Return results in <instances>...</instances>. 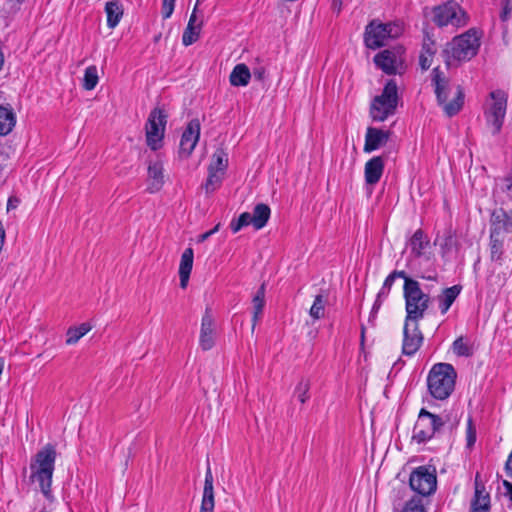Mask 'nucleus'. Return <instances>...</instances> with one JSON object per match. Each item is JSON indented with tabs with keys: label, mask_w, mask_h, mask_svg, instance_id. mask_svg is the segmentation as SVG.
<instances>
[{
	"label": "nucleus",
	"mask_w": 512,
	"mask_h": 512,
	"mask_svg": "<svg viewBox=\"0 0 512 512\" xmlns=\"http://www.w3.org/2000/svg\"><path fill=\"white\" fill-rule=\"evenodd\" d=\"M228 166V155L227 153L219 148L212 155L211 163L208 167V170L216 171L221 174L225 173V170Z\"/></svg>",
	"instance_id": "nucleus-33"
},
{
	"label": "nucleus",
	"mask_w": 512,
	"mask_h": 512,
	"mask_svg": "<svg viewBox=\"0 0 512 512\" xmlns=\"http://www.w3.org/2000/svg\"><path fill=\"white\" fill-rule=\"evenodd\" d=\"M390 137L389 131L368 127L365 135L364 152L370 153L384 146Z\"/></svg>",
	"instance_id": "nucleus-18"
},
{
	"label": "nucleus",
	"mask_w": 512,
	"mask_h": 512,
	"mask_svg": "<svg viewBox=\"0 0 512 512\" xmlns=\"http://www.w3.org/2000/svg\"><path fill=\"white\" fill-rule=\"evenodd\" d=\"M409 484L411 489L419 495L428 496L436 490V475L427 467L420 466L411 473Z\"/></svg>",
	"instance_id": "nucleus-12"
},
{
	"label": "nucleus",
	"mask_w": 512,
	"mask_h": 512,
	"mask_svg": "<svg viewBox=\"0 0 512 512\" xmlns=\"http://www.w3.org/2000/svg\"><path fill=\"white\" fill-rule=\"evenodd\" d=\"M219 228H220V223H218L217 225L214 226V228H212L211 230L199 235L198 237V242H204L206 241L210 236H212L213 234H215L216 232L219 231Z\"/></svg>",
	"instance_id": "nucleus-49"
},
{
	"label": "nucleus",
	"mask_w": 512,
	"mask_h": 512,
	"mask_svg": "<svg viewBox=\"0 0 512 512\" xmlns=\"http://www.w3.org/2000/svg\"><path fill=\"white\" fill-rule=\"evenodd\" d=\"M374 62L383 72L392 75L397 71L399 58L394 51L384 50L374 57Z\"/></svg>",
	"instance_id": "nucleus-22"
},
{
	"label": "nucleus",
	"mask_w": 512,
	"mask_h": 512,
	"mask_svg": "<svg viewBox=\"0 0 512 512\" xmlns=\"http://www.w3.org/2000/svg\"><path fill=\"white\" fill-rule=\"evenodd\" d=\"M326 300L323 295H317L314 299V302L310 308L309 314L310 316L318 320L324 316V308H325Z\"/></svg>",
	"instance_id": "nucleus-40"
},
{
	"label": "nucleus",
	"mask_w": 512,
	"mask_h": 512,
	"mask_svg": "<svg viewBox=\"0 0 512 512\" xmlns=\"http://www.w3.org/2000/svg\"><path fill=\"white\" fill-rule=\"evenodd\" d=\"M501 6L502 12L500 14V18L502 21H506L509 18L510 13L512 11V4L510 0H501Z\"/></svg>",
	"instance_id": "nucleus-45"
},
{
	"label": "nucleus",
	"mask_w": 512,
	"mask_h": 512,
	"mask_svg": "<svg viewBox=\"0 0 512 512\" xmlns=\"http://www.w3.org/2000/svg\"><path fill=\"white\" fill-rule=\"evenodd\" d=\"M160 36H161V35L159 34L158 36H156V37H155V39H154V40H155V42H157V41L160 39Z\"/></svg>",
	"instance_id": "nucleus-60"
},
{
	"label": "nucleus",
	"mask_w": 512,
	"mask_h": 512,
	"mask_svg": "<svg viewBox=\"0 0 512 512\" xmlns=\"http://www.w3.org/2000/svg\"><path fill=\"white\" fill-rule=\"evenodd\" d=\"M452 349L457 356L469 357L473 354L472 347L464 341L463 337H459L453 342Z\"/></svg>",
	"instance_id": "nucleus-39"
},
{
	"label": "nucleus",
	"mask_w": 512,
	"mask_h": 512,
	"mask_svg": "<svg viewBox=\"0 0 512 512\" xmlns=\"http://www.w3.org/2000/svg\"><path fill=\"white\" fill-rule=\"evenodd\" d=\"M176 0H163L162 2V16L164 19H168L171 17Z\"/></svg>",
	"instance_id": "nucleus-44"
},
{
	"label": "nucleus",
	"mask_w": 512,
	"mask_h": 512,
	"mask_svg": "<svg viewBox=\"0 0 512 512\" xmlns=\"http://www.w3.org/2000/svg\"><path fill=\"white\" fill-rule=\"evenodd\" d=\"M237 220L241 224L242 228L248 225H252V216L249 212H243L242 214L239 215Z\"/></svg>",
	"instance_id": "nucleus-48"
},
{
	"label": "nucleus",
	"mask_w": 512,
	"mask_h": 512,
	"mask_svg": "<svg viewBox=\"0 0 512 512\" xmlns=\"http://www.w3.org/2000/svg\"><path fill=\"white\" fill-rule=\"evenodd\" d=\"M252 75L254 76L255 79L257 80H263L264 79V76H265V70L264 68H257V69H254L253 70V73Z\"/></svg>",
	"instance_id": "nucleus-56"
},
{
	"label": "nucleus",
	"mask_w": 512,
	"mask_h": 512,
	"mask_svg": "<svg viewBox=\"0 0 512 512\" xmlns=\"http://www.w3.org/2000/svg\"><path fill=\"white\" fill-rule=\"evenodd\" d=\"M422 278L424 279H427V280H433V281H436L437 280V276L436 275H428L427 277L426 276H422Z\"/></svg>",
	"instance_id": "nucleus-58"
},
{
	"label": "nucleus",
	"mask_w": 512,
	"mask_h": 512,
	"mask_svg": "<svg viewBox=\"0 0 512 512\" xmlns=\"http://www.w3.org/2000/svg\"><path fill=\"white\" fill-rule=\"evenodd\" d=\"M92 326L89 323H82L78 327H71L67 331L66 344H76L84 335H86Z\"/></svg>",
	"instance_id": "nucleus-34"
},
{
	"label": "nucleus",
	"mask_w": 512,
	"mask_h": 512,
	"mask_svg": "<svg viewBox=\"0 0 512 512\" xmlns=\"http://www.w3.org/2000/svg\"><path fill=\"white\" fill-rule=\"evenodd\" d=\"M431 80L434 86L437 102L443 107L445 114L448 117L456 115L464 104V93L462 88L458 86L455 98L452 101L447 102L449 94V79L439 67H435L432 70Z\"/></svg>",
	"instance_id": "nucleus-5"
},
{
	"label": "nucleus",
	"mask_w": 512,
	"mask_h": 512,
	"mask_svg": "<svg viewBox=\"0 0 512 512\" xmlns=\"http://www.w3.org/2000/svg\"><path fill=\"white\" fill-rule=\"evenodd\" d=\"M364 333H365V328L362 327V330H361V341L362 342L364 341Z\"/></svg>",
	"instance_id": "nucleus-59"
},
{
	"label": "nucleus",
	"mask_w": 512,
	"mask_h": 512,
	"mask_svg": "<svg viewBox=\"0 0 512 512\" xmlns=\"http://www.w3.org/2000/svg\"><path fill=\"white\" fill-rule=\"evenodd\" d=\"M56 456L55 447L47 444L35 454L30 463V480L39 484L42 494L47 499L52 497L51 485Z\"/></svg>",
	"instance_id": "nucleus-1"
},
{
	"label": "nucleus",
	"mask_w": 512,
	"mask_h": 512,
	"mask_svg": "<svg viewBox=\"0 0 512 512\" xmlns=\"http://www.w3.org/2000/svg\"><path fill=\"white\" fill-rule=\"evenodd\" d=\"M500 188L503 192H507L512 198V176H507L501 180Z\"/></svg>",
	"instance_id": "nucleus-46"
},
{
	"label": "nucleus",
	"mask_w": 512,
	"mask_h": 512,
	"mask_svg": "<svg viewBox=\"0 0 512 512\" xmlns=\"http://www.w3.org/2000/svg\"><path fill=\"white\" fill-rule=\"evenodd\" d=\"M458 242L451 231H448L440 242L441 254L448 257L453 251H457Z\"/></svg>",
	"instance_id": "nucleus-35"
},
{
	"label": "nucleus",
	"mask_w": 512,
	"mask_h": 512,
	"mask_svg": "<svg viewBox=\"0 0 512 512\" xmlns=\"http://www.w3.org/2000/svg\"><path fill=\"white\" fill-rule=\"evenodd\" d=\"M462 290V286L454 285L452 287L446 288L443 292L438 296L439 308L442 314H445L456 298L459 296Z\"/></svg>",
	"instance_id": "nucleus-27"
},
{
	"label": "nucleus",
	"mask_w": 512,
	"mask_h": 512,
	"mask_svg": "<svg viewBox=\"0 0 512 512\" xmlns=\"http://www.w3.org/2000/svg\"><path fill=\"white\" fill-rule=\"evenodd\" d=\"M252 74L245 64H237L231 74H230V83L232 86H247Z\"/></svg>",
	"instance_id": "nucleus-28"
},
{
	"label": "nucleus",
	"mask_w": 512,
	"mask_h": 512,
	"mask_svg": "<svg viewBox=\"0 0 512 512\" xmlns=\"http://www.w3.org/2000/svg\"><path fill=\"white\" fill-rule=\"evenodd\" d=\"M98 81L97 67L95 65L87 67L83 78V88L88 91L93 90L98 84Z\"/></svg>",
	"instance_id": "nucleus-37"
},
{
	"label": "nucleus",
	"mask_w": 512,
	"mask_h": 512,
	"mask_svg": "<svg viewBox=\"0 0 512 512\" xmlns=\"http://www.w3.org/2000/svg\"><path fill=\"white\" fill-rule=\"evenodd\" d=\"M168 115L159 107L154 108L145 125L146 143L151 150L156 151L162 147Z\"/></svg>",
	"instance_id": "nucleus-9"
},
{
	"label": "nucleus",
	"mask_w": 512,
	"mask_h": 512,
	"mask_svg": "<svg viewBox=\"0 0 512 512\" xmlns=\"http://www.w3.org/2000/svg\"><path fill=\"white\" fill-rule=\"evenodd\" d=\"M391 274L394 276L395 279L402 278L404 280V284H406V280H414L413 278L409 277L403 270H394Z\"/></svg>",
	"instance_id": "nucleus-53"
},
{
	"label": "nucleus",
	"mask_w": 512,
	"mask_h": 512,
	"mask_svg": "<svg viewBox=\"0 0 512 512\" xmlns=\"http://www.w3.org/2000/svg\"><path fill=\"white\" fill-rule=\"evenodd\" d=\"M147 172V190L150 193L160 191L165 183L163 163L161 161L150 162Z\"/></svg>",
	"instance_id": "nucleus-17"
},
{
	"label": "nucleus",
	"mask_w": 512,
	"mask_h": 512,
	"mask_svg": "<svg viewBox=\"0 0 512 512\" xmlns=\"http://www.w3.org/2000/svg\"><path fill=\"white\" fill-rule=\"evenodd\" d=\"M223 175L224 174L219 172L208 170V177L205 184L203 185L206 194H211L220 187L223 180Z\"/></svg>",
	"instance_id": "nucleus-36"
},
{
	"label": "nucleus",
	"mask_w": 512,
	"mask_h": 512,
	"mask_svg": "<svg viewBox=\"0 0 512 512\" xmlns=\"http://www.w3.org/2000/svg\"><path fill=\"white\" fill-rule=\"evenodd\" d=\"M444 421L436 414L422 408L413 428L412 439L417 443L430 440L443 427Z\"/></svg>",
	"instance_id": "nucleus-10"
},
{
	"label": "nucleus",
	"mask_w": 512,
	"mask_h": 512,
	"mask_svg": "<svg viewBox=\"0 0 512 512\" xmlns=\"http://www.w3.org/2000/svg\"><path fill=\"white\" fill-rule=\"evenodd\" d=\"M19 203H20V200L17 197H15V196L9 197V199L7 201V210L10 211V210L16 209L17 206L19 205Z\"/></svg>",
	"instance_id": "nucleus-52"
},
{
	"label": "nucleus",
	"mask_w": 512,
	"mask_h": 512,
	"mask_svg": "<svg viewBox=\"0 0 512 512\" xmlns=\"http://www.w3.org/2000/svg\"><path fill=\"white\" fill-rule=\"evenodd\" d=\"M457 373L449 363H436L427 376L429 394L436 400L447 399L455 388Z\"/></svg>",
	"instance_id": "nucleus-3"
},
{
	"label": "nucleus",
	"mask_w": 512,
	"mask_h": 512,
	"mask_svg": "<svg viewBox=\"0 0 512 512\" xmlns=\"http://www.w3.org/2000/svg\"><path fill=\"white\" fill-rule=\"evenodd\" d=\"M384 171V161L380 156L371 158L365 164V181L367 184L375 185L379 182Z\"/></svg>",
	"instance_id": "nucleus-23"
},
{
	"label": "nucleus",
	"mask_w": 512,
	"mask_h": 512,
	"mask_svg": "<svg viewBox=\"0 0 512 512\" xmlns=\"http://www.w3.org/2000/svg\"><path fill=\"white\" fill-rule=\"evenodd\" d=\"M107 14V25L109 28H115L123 16L122 6L118 1H109L105 5Z\"/></svg>",
	"instance_id": "nucleus-31"
},
{
	"label": "nucleus",
	"mask_w": 512,
	"mask_h": 512,
	"mask_svg": "<svg viewBox=\"0 0 512 512\" xmlns=\"http://www.w3.org/2000/svg\"><path fill=\"white\" fill-rule=\"evenodd\" d=\"M395 280L396 279L394 278V276L391 273L386 277V279L384 280L383 286L377 295V299L373 305V310L379 309V307L382 303V299H384L388 296Z\"/></svg>",
	"instance_id": "nucleus-38"
},
{
	"label": "nucleus",
	"mask_w": 512,
	"mask_h": 512,
	"mask_svg": "<svg viewBox=\"0 0 512 512\" xmlns=\"http://www.w3.org/2000/svg\"><path fill=\"white\" fill-rule=\"evenodd\" d=\"M507 93L501 89L489 94L490 100L484 106V115L487 123L492 125L493 134L500 132L506 114Z\"/></svg>",
	"instance_id": "nucleus-8"
},
{
	"label": "nucleus",
	"mask_w": 512,
	"mask_h": 512,
	"mask_svg": "<svg viewBox=\"0 0 512 512\" xmlns=\"http://www.w3.org/2000/svg\"><path fill=\"white\" fill-rule=\"evenodd\" d=\"M434 22L439 27L452 26L463 27L468 22L466 12L454 1H449L433 10Z\"/></svg>",
	"instance_id": "nucleus-11"
},
{
	"label": "nucleus",
	"mask_w": 512,
	"mask_h": 512,
	"mask_svg": "<svg viewBox=\"0 0 512 512\" xmlns=\"http://www.w3.org/2000/svg\"><path fill=\"white\" fill-rule=\"evenodd\" d=\"M387 25H390V28H391V33H389V38H396L401 34L402 28L400 25L395 24V23H387Z\"/></svg>",
	"instance_id": "nucleus-50"
},
{
	"label": "nucleus",
	"mask_w": 512,
	"mask_h": 512,
	"mask_svg": "<svg viewBox=\"0 0 512 512\" xmlns=\"http://www.w3.org/2000/svg\"><path fill=\"white\" fill-rule=\"evenodd\" d=\"M409 245L411 247V253L419 258L426 256V250L430 246L429 239L425 236L421 229H418L412 235Z\"/></svg>",
	"instance_id": "nucleus-25"
},
{
	"label": "nucleus",
	"mask_w": 512,
	"mask_h": 512,
	"mask_svg": "<svg viewBox=\"0 0 512 512\" xmlns=\"http://www.w3.org/2000/svg\"><path fill=\"white\" fill-rule=\"evenodd\" d=\"M200 137V122L198 119H192L184 130L180 145L179 153L181 156L187 158L193 152Z\"/></svg>",
	"instance_id": "nucleus-16"
},
{
	"label": "nucleus",
	"mask_w": 512,
	"mask_h": 512,
	"mask_svg": "<svg viewBox=\"0 0 512 512\" xmlns=\"http://www.w3.org/2000/svg\"><path fill=\"white\" fill-rule=\"evenodd\" d=\"M403 297L407 321L419 322L430 304V296L424 293L417 280H406L403 285Z\"/></svg>",
	"instance_id": "nucleus-4"
},
{
	"label": "nucleus",
	"mask_w": 512,
	"mask_h": 512,
	"mask_svg": "<svg viewBox=\"0 0 512 512\" xmlns=\"http://www.w3.org/2000/svg\"><path fill=\"white\" fill-rule=\"evenodd\" d=\"M197 2H199V0H197ZM197 6H198V3H196V5L190 15L187 27L185 28V30L183 32L182 43L184 46L192 45L199 39V36H200L202 21L197 23V16H196Z\"/></svg>",
	"instance_id": "nucleus-21"
},
{
	"label": "nucleus",
	"mask_w": 512,
	"mask_h": 512,
	"mask_svg": "<svg viewBox=\"0 0 512 512\" xmlns=\"http://www.w3.org/2000/svg\"><path fill=\"white\" fill-rule=\"evenodd\" d=\"M391 33L390 25L371 21L365 30V44L370 49H377L385 45Z\"/></svg>",
	"instance_id": "nucleus-14"
},
{
	"label": "nucleus",
	"mask_w": 512,
	"mask_h": 512,
	"mask_svg": "<svg viewBox=\"0 0 512 512\" xmlns=\"http://www.w3.org/2000/svg\"><path fill=\"white\" fill-rule=\"evenodd\" d=\"M476 442V427L471 417L468 418L466 428V447L471 449Z\"/></svg>",
	"instance_id": "nucleus-43"
},
{
	"label": "nucleus",
	"mask_w": 512,
	"mask_h": 512,
	"mask_svg": "<svg viewBox=\"0 0 512 512\" xmlns=\"http://www.w3.org/2000/svg\"><path fill=\"white\" fill-rule=\"evenodd\" d=\"M216 325L211 310L206 308L201 320L199 346L203 351L211 350L216 342Z\"/></svg>",
	"instance_id": "nucleus-15"
},
{
	"label": "nucleus",
	"mask_w": 512,
	"mask_h": 512,
	"mask_svg": "<svg viewBox=\"0 0 512 512\" xmlns=\"http://www.w3.org/2000/svg\"><path fill=\"white\" fill-rule=\"evenodd\" d=\"M503 486L505 487V495L509 498V500L512 502V483H510L507 480L503 481Z\"/></svg>",
	"instance_id": "nucleus-54"
},
{
	"label": "nucleus",
	"mask_w": 512,
	"mask_h": 512,
	"mask_svg": "<svg viewBox=\"0 0 512 512\" xmlns=\"http://www.w3.org/2000/svg\"><path fill=\"white\" fill-rule=\"evenodd\" d=\"M265 306V283L259 287L252 298V331H254L261 318Z\"/></svg>",
	"instance_id": "nucleus-26"
},
{
	"label": "nucleus",
	"mask_w": 512,
	"mask_h": 512,
	"mask_svg": "<svg viewBox=\"0 0 512 512\" xmlns=\"http://www.w3.org/2000/svg\"><path fill=\"white\" fill-rule=\"evenodd\" d=\"M488 282H490L492 284V282L494 281V283L497 285V286H503L505 283H506V280H507V277L505 274L503 275H500V274H497L496 276H494L493 274H491L489 277H488Z\"/></svg>",
	"instance_id": "nucleus-47"
},
{
	"label": "nucleus",
	"mask_w": 512,
	"mask_h": 512,
	"mask_svg": "<svg viewBox=\"0 0 512 512\" xmlns=\"http://www.w3.org/2000/svg\"><path fill=\"white\" fill-rule=\"evenodd\" d=\"M505 211L503 209L495 210L491 215V227H490V260L496 262L499 265L502 264L504 255V241L506 235L505 222Z\"/></svg>",
	"instance_id": "nucleus-7"
},
{
	"label": "nucleus",
	"mask_w": 512,
	"mask_h": 512,
	"mask_svg": "<svg viewBox=\"0 0 512 512\" xmlns=\"http://www.w3.org/2000/svg\"><path fill=\"white\" fill-rule=\"evenodd\" d=\"M331 9L337 14H339L342 10V0H332Z\"/></svg>",
	"instance_id": "nucleus-55"
},
{
	"label": "nucleus",
	"mask_w": 512,
	"mask_h": 512,
	"mask_svg": "<svg viewBox=\"0 0 512 512\" xmlns=\"http://www.w3.org/2000/svg\"><path fill=\"white\" fill-rule=\"evenodd\" d=\"M402 512H426L423 504V499L415 496L406 502Z\"/></svg>",
	"instance_id": "nucleus-42"
},
{
	"label": "nucleus",
	"mask_w": 512,
	"mask_h": 512,
	"mask_svg": "<svg viewBox=\"0 0 512 512\" xmlns=\"http://www.w3.org/2000/svg\"><path fill=\"white\" fill-rule=\"evenodd\" d=\"M271 210L268 205L264 203L257 204L254 209L252 216V225L256 230L262 229L270 218Z\"/></svg>",
	"instance_id": "nucleus-29"
},
{
	"label": "nucleus",
	"mask_w": 512,
	"mask_h": 512,
	"mask_svg": "<svg viewBox=\"0 0 512 512\" xmlns=\"http://www.w3.org/2000/svg\"><path fill=\"white\" fill-rule=\"evenodd\" d=\"M16 124L14 112L0 105V136L9 134Z\"/></svg>",
	"instance_id": "nucleus-30"
},
{
	"label": "nucleus",
	"mask_w": 512,
	"mask_h": 512,
	"mask_svg": "<svg viewBox=\"0 0 512 512\" xmlns=\"http://www.w3.org/2000/svg\"><path fill=\"white\" fill-rule=\"evenodd\" d=\"M399 101L398 86L395 80H389L380 95L374 97L370 106L373 121L383 122L395 114Z\"/></svg>",
	"instance_id": "nucleus-6"
},
{
	"label": "nucleus",
	"mask_w": 512,
	"mask_h": 512,
	"mask_svg": "<svg viewBox=\"0 0 512 512\" xmlns=\"http://www.w3.org/2000/svg\"><path fill=\"white\" fill-rule=\"evenodd\" d=\"M230 228L233 233H237L242 229V226L237 219H233L230 223Z\"/></svg>",
	"instance_id": "nucleus-57"
},
{
	"label": "nucleus",
	"mask_w": 512,
	"mask_h": 512,
	"mask_svg": "<svg viewBox=\"0 0 512 512\" xmlns=\"http://www.w3.org/2000/svg\"><path fill=\"white\" fill-rule=\"evenodd\" d=\"M490 496L485 491V486L478 481V474L475 478V493L471 501L470 512H489Z\"/></svg>",
	"instance_id": "nucleus-20"
},
{
	"label": "nucleus",
	"mask_w": 512,
	"mask_h": 512,
	"mask_svg": "<svg viewBox=\"0 0 512 512\" xmlns=\"http://www.w3.org/2000/svg\"><path fill=\"white\" fill-rule=\"evenodd\" d=\"M503 222H505L506 233L511 232L512 231V210L509 212L505 211V218H504Z\"/></svg>",
	"instance_id": "nucleus-51"
},
{
	"label": "nucleus",
	"mask_w": 512,
	"mask_h": 512,
	"mask_svg": "<svg viewBox=\"0 0 512 512\" xmlns=\"http://www.w3.org/2000/svg\"><path fill=\"white\" fill-rule=\"evenodd\" d=\"M310 382L302 379L295 388V396L304 404L309 399Z\"/></svg>",
	"instance_id": "nucleus-41"
},
{
	"label": "nucleus",
	"mask_w": 512,
	"mask_h": 512,
	"mask_svg": "<svg viewBox=\"0 0 512 512\" xmlns=\"http://www.w3.org/2000/svg\"><path fill=\"white\" fill-rule=\"evenodd\" d=\"M193 259L194 252L191 247H188L184 250L181 255L180 265H179V277H180V287L185 289L189 282V277L193 267Z\"/></svg>",
	"instance_id": "nucleus-24"
},
{
	"label": "nucleus",
	"mask_w": 512,
	"mask_h": 512,
	"mask_svg": "<svg viewBox=\"0 0 512 512\" xmlns=\"http://www.w3.org/2000/svg\"><path fill=\"white\" fill-rule=\"evenodd\" d=\"M435 53V43L430 38L425 39L422 45V52L419 56V64L423 70L430 68Z\"/></svg>",
	"instance_id": "nucleus-32"
},
{
	"label": "nucleus",
	"mask_w": 512,
	"mask_h": 512,
	"mask_svg": "<svg viewBox=\"0 0 512 512\" xmlns=\"http://www.w3.org/2000/svg\"><path fill=\"white\" fill-rule=\"evenodd\" d=\"M423 343V334L418 322L405 320L403 329L402 353L407 356L414 355Z\"/></svg>",
	"instance_id": "nucleus-13"
},
{
	"label": "nucleus",
	"mask_w": 512,
	"mask_h": 512,
	"mask_svg": "<svg viewBox=\"0 0 512 512\" xmlns=\"http://www.w3.org/2000/svg\"><path fill=\"white\" fill-rule=\"evenodd\" d=\"M215 506V495H214V486H213V475L208 464L207 470L205 473V481L203 488V495L201 501L200 512H214Z\"/></svg>",
	"instance_id": "nucleus-19"
},
{
	"label": "nucleus",
	"mask_w": 512,
	"mask_h": 512,
	"mask_svg": "<svg viewBox=\"0 0 512 512\" xmlns=\"http://www.w3.org/2000/svg\"><path fill=\"white\" fill-rule=\"evenodd\" d=\"M479 48L480 36L477 30L469 29L447 44L443 51L445 63L450 67L454 62L469 61L477 55Z\"/></svg>",
	"instance_id": "nucleus-2"
}]
</instances>
